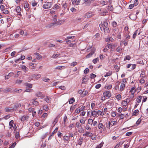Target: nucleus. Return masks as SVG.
<instances>
[{
    "label": "nucleus",
    "mask_w": 148,
    "mask_h": 148,
    "mask_svg": "<svg viewBox=\"0 0 148 148\" xmlns=\"http://www.w3.org/2000/svg\"><path fill=\"white\" fill-rule=\"evenodd\" d=\"M22 82H23V80L18 79V80H16V82H15V83L18 84H20L21 83H22Z\"/></svg>",
    "instance_id": "nucleus-38"
},
{
    "label": "nucleus",
    "mask_w": 148,
    "mask_h": 148,
    "mask_svg": "<svg viewBox=\"0 0 148 148\" xmlns=\"http://www.w3.org/2000/svg\"><path fill=\"white\" fill-rule=\"evenodd\" d=\"M36 95L38 97H43V94L40 92H38L36 94Z\"/></svg>",
    "instance_id": "nucleus-15"
},
{
    "label": "nucleus",
    "mask_w": 148,
    "mask_h": 148,
    "mask_svg": "<svg viewBox=\"0 0 148 148\" xmlns=\"http://www.w3.org/2000/svg\"><path fill=\"white\" fill-rule=\"evenodd\" d=\"M42 80L45 82H47L49 81L50 79L47 77H45Z\"/></svg>",
    "instance_id": "nucleus-46"
},
{
    "label": "nucleus",
    "mask_w": 148,
    "mask_h": 148,
    "mask_svg": "<svg viewBox=\"0 0 148 148\" xmlns=\"http://www.w3.org/2000/svg\"><path fill=\"white\" fill-rule=\"evenodd\" d=\"M31 103L35 106L37 105L38 104V102L35 99H32L31 101Z\"/></svg>",
    "instance_id": "nucleus-17"
},
{
    "label": "nucleus",
    "mask_w": 148,
    "mask_h": 148,
    "mask_svg": "<svg viewBox=\"0 0 148 148\" xmlns=\"http://www.w3.org/2000/svg\"><path fill=\"white\" fill-rule=\"evenodd\" d=\"M69 139V136H66L64 137L63 139L64 140L68 141Z\"/></svg>",
    "instance_id": "nucleus-52"
},
{
    "label": "nucleus",
    "mask_w": 148,
    "mask_h": 148,
    "mask_svg": "<svg viewBox=\"0 0 148 148\" xmlns=\"http://www.w3.org/2000/svg\"><path fill=\"white\" fill-rule=\"evenodd\" d=\"M75 105L73 106H72L70 108V111L71 112H73V110L75 108Z\"/></svg>",
    "instance_id": "nucleus-60"
},
{
    "label": "nucleus",
    "mask_w": 148,
    "mask_h": 148,
    "mask_svg": "<svg viewBox=\"0 0 148 148\" xmlns=\"http://www.w3.org/2000/svg\"><path fill=\"white\" fill-rule=\"evenodd\" d=\"M108 26V24L106 21H104L103 22V24H101L99 25V27L101 30L104 27H106Z\"/></svg>",
    "instance_id": "nucleus-4"
},
{
    "label": "nucleus",
    "mask_w": 148,
    "mask_h": 148,
    "mask_svg": "<svg viewBox=\"0 0 148 148\" xmlns=\"http://www.w3.org/2000/svg\"><path fill=\"white\" fill-rule=\"evenodd\" d=\"M116 98L118 100H120L121 99V96L120 95L118 94L116 96Z\"/></svg>",
    "instance_id": "nucleus-49"
},
{
    "label": "nucleus",
    "mask_w": 148,
    "mask_h": 148,
    "mask_svg": "<svg viewBox=\"0 0 148 148\" xmlns=\"http://www.w3.org/2000/svg\"><path fill=\"white\" fill-rule=\"evenodd\" d=\"M145 76V72L144 71H142L141 73L140 74V77H142V78H144Z\"/></svg>",
    "instance_id": "nucleus-39"
},
{
    "label": "nucleus",
    "mask_w": 148,
    "mask_h": 148,
    "mask_svg": "<svg viewBox=\"0 0 148 148\" xmlns=\"http://www.w3.org/2000/svg\"><path fill=\"white\" fill-rule=\"evenodd\" d=\"M92 135V134L90 132L86 131V132L84 134H83V136H87L88 137H91Z\"/></svg>",
    "instance_id": "nucleus-9"
},
{
    "label": "nucleus",
    "mask_w": 148,
    "mask_h": 148,
    "mask_svg": "<svg viewBox=\"0 0 148 148\" xmlns=\"http://www.w3.org/2000/svg\"><path fill=\"white\" fill-rule=\"evenodd\" d=\"M83 140L84 139L83 138L81 137H80L79 140H78V144L79 145H81L82 144V142Z\"/></svg>",
    "instance_id": "nucleus-21"
},
{
    "label": "nucleus",
    "mask_w": 148,
    "mask_h": 148,
    "mask_svg": "<svg viewBox=\"0 0 148 148\" xmlns=\"http://www.w3.org/2000/svg\"><path fill=\"white\" fill-rule=\"evenodd\" d=\"M97 114L98 115H103L104 114V113H103V112H101L100 110H98L97 111Z\"/></svg>",
    "instance_id": "nucleus-36"
},
{
    "label": "nucleus",
    "mask_w": 148,
    "mask_h": 148,
    "mask_svg": "<svg viewBox=\"0 0 148 148\" xmlns=\"http://www.w3.org/2000/svg\"><path fill=\"white\" fill-rule=\"evenodd\" d=\"M121 43H123L125 46H126L127 45V42L125 41L122 40L121 41Z\"/></svg>",
    "instance_id": "nucleus-59"
},
{
    "label": "nucleus",
    "mask_w": 148,
    "mask_h": 148,
    "mask_svg": "<svg viewBox=\"0 0 148 148\" xmlns=\"http://www.w3.org/2000/svg\"><path fill=\"white\" fill-rule=\"evenodd\" d=\"M21 68L25 72H26L27 71L28 68L25 65H22L21 66Z\"/></svg>",
    "instance_id": "nucleus-23"
},
{
    "label": "nucleus",
    "mask_w": 148,
    "mask_h": 148,
    "mask_svg": "<svg viewBox=\"0 0 148 148\" xmlns=\"http://www.w3.org/2000/svg\"><path fill=\"white\" fill-rule=\"evenodd\" d=\"M125 87V84L123 83H122L120 86V91H122L123 90Z\"/></svg>",
    "instance_id": "nucleus-14"
},
{
    "label": "nucleus",
    "mask_w": 148,
    "mask_h": 148,
    "mask_svg": "<svg viewBox=\"0 0 148 148\" xmlns=\"http://www.w3.org/2000/svg\"><path fill=\"white\" fill-rule=\"evenodd\" d=\"M88 80V78L87 77H84L83 79L82 82V83H85L87 82Z\"/></svg>",
    "instance_id": "nucleus-29"
},
{
    "label": "nucleus",
    "mask_w": 148,
    "mask_h": 148,
    "mask_svg": "<svg viewBox=\"0 0 148 148\" xmlns=\"http://www.w3.org/2000/svg\"><path fill=\"white\" fill-rule=\"evenodd\" d=\"M102 29L104 30L105 33H109L110 32V30L108 28V26L106 27L103 28Z\"/></svg>",
    "instance_id": "nucleus-13"
},
{
    "label": "nucleus",
    "mask_w": 148,
    "mask_h": 148,
    "mask_svg": "<svg viewBox=\"0 0 148 148\" xmlns=\"http://www.w3.org/2000/svg\"><path fill=\"white\" fill-rule=\"evenodd\" d=\"M29 118V116H23L21 118V121H27L28 120Z\"/></svg>",
    "instance_id": "nucleus-7"
},
{
    "label": "nucleus",
    "mask_w": 148,
    "mask_h": 148,
    "mask_svg": "<svg viewBox=\"0 0 148 148\" xmlns=\"http://www.w3.org/2000/svg\"><path fill=\"white\" fill-rule=\"evenodd\" d=\"M103 95L108 98H109L111 96V93L109 91H106L104 92H103Z\"/></svg>",
    "instance_id": "nucleus-5"
},
{
    "label": "nucleus",
    "mask_w": 148,
    "mask_h": 148,
    "mask_svg": "<svg viewBox=\"0 0 148 148\" xmlns=\"http://www.w3.org/2000/svg\"><path fill=\"white\" fill-rule=\"evenodd\" d=\"M14 92L17 93H20L22 92V90L21 89L16 88L14 89Z\"/></svg>",
    "instance_id": "nucleus-24"
},
{
    "label": "nucleus",
    "mask_w": 148,
    "mask_h": 148,
    "mask_svg": "<svg viewBox=\"0 0 148 148\" xmlns=\"http://www.w3.org/2000/svg\"><path fill=\"white\" fill-rule=\"evenodd\" d=\"M116 123V121H111V123H110V125L111 126H113L115 125Z\"/></svg>",
    "instance_id": "nucleus-55"
},
{
    "label": "nucleus",
    "mask_w": 148,
    "mask_h": 148,
    "mask_svg": "<svg viewBox=\"0 0 148 148\" xmlns=\"http://www.w3.org/2000/svg\"><path fill=\"white\" fill-rule=\"evenodd\" d=\"M14 123V121L13 120L11 121L9 123V125L10 126V128L12 130L14 129V127L13 126V124Z\"/></svg>",
    "instance_id": "nucleus-18"
},
{
    "label": "nucleus",
    "mask_w": 148,
    "mask_h": 148,
    "mask_svg": "<svg viewBox=\"0 0 148 148\" xmlns=\"http://www.w3.org/2000/svg\"><path fill=\"white\" fill-rule=\"evenodd\" d=\"M24 6L25 8H27L29 7V4L27 2H26L24 4Z\"/></svg>",
    "instance_id": "nucleus-64"
},
{
    "label": "nucleus",
    "mask_w": 148,
    "mask_h": 148,
    "mask_svg": "<svg viewBox=\"0 0 148 148\" xmlns=\"http://www.w3.org/2000/svg\"><path fill=\"white\" fill-rule=\"evenodd\" d=\"M58 121V120L57 119V118L55 119L54 121L52 123V125H53V126H54L55 125Z\"/></svg>",
    "instance_id": "nucleus-47"
},
{
    "label": "nucleus",
    "mask_w": 148,
    "mask_h": 148,
    "mask_svg": "<svg viewBox=\"0 0 148 148\" xmlns=\"http://www.w3.org/2000/svg\"><path fill=\"white\" fill-rule=\"evenodd\" d=\"M113 99H110L108 101L106 104V107L109 108H110L112 107L113 104Z\"/></svg>",
    "instance_id": "nucleus-2"
},
{
    "label": "nucleus",
    "mask_w": 148,
    "mask_h": 148,
    "mask_svg": "<svg viewBox=\"0 0 148 148\" xmlns=\"http://www.w3.org/2000/svg\"><path fill=\"white\" fill-rule=\"evenodd\" d=\"M76 126L79 129H82L81 125L79 122H77L76 123Z\"/></svg>",
    "instance_id": "nucleus-20"
},
{
    "label": "nucleus",
    "mask_w": 148,
    "mask_h": 148,
    "mask_svg": "<svg viewBox=\"0 0 148 148\" xmlns=\"http://www.w3.org/2000/svg\"><path fill=\"white\" fill-rule=\"evenodd\" d=\"M142 97L141 96H139L137 98L136 101L138 103H139L141 102L142 100Z\"/></svg>",
    "instance_id": "nucleus-28"
},
{
    "label": "nucleus",
    "mask_w": 148,
    "mask_h": 148,
    "mask_svg": "<svg viewBox=\"0 0 148 148\" xmlns=\"http://www.w3.org/2000/svg\"><path fill=\"white\" fill-rule=\"evenodd\" d=\"M139 82L140 83L143 84L145 82V81L143 79V78H141L140 79Z\"/></svg>",
    "instance_id": "nucleus-53"
},
{
    "label": "nucleus",
    "mask_w": 148,
    "mask_h": 148,
    "mask_svg": "<svg viewBox=\"0 0 148 148\" xmlns=\"http://www.w3.org/2000/svg\"><path fill=\"white\" fill-rule=\"evenodd\" d=\"M139 111L138 110H134L133 113V115H137L138 113H139Z\"/></svg>",
    "instance_id": "nucleus-33"
},
{
    "label": "nucleus",
    "mask_w": 148,
    "mask_h": 148,
    "mask_svg": "<svg viewBox=\"0 0 148 148\" xmlns=\"http://www.w3.org/2000/svg\"><path fill=\"white\" fill-rule=\"evenodd\" d=\"M36 75L35 74H32L31 76H30L29 75H27L28 76H29L28 77L29 79H37L36 77Z\"/></svg>",
    "instance_id": "nucleus-19"
},
{
    "label": "nucleus",
    "mask_w": 148,
    "mask_h": 148,
    "mask_svg": "<svg viewBox=\"0 0 148 148\" xmlns=\"http://www.w3.org/2000/svg\"><path fill=\"white\" fill-rule=\"evenodd\" d=\"M122 48L120 47H118L116 49V50L117 52L120 53L122 51Z\"/></svg>",
    "instance_id": "nucleus-31"
},
{
    "label": "nucleus",
    "mask_w": 148,
    "mask_h": 148,
    "mask_svg": "<svg viewBox=\"0 0 148 148\" xmlns=\"http://www.w3.org/2000/svg\"><path fill=\"white\" fill-rule=\"evenodd\" d=\"M33 91V90L32 89H30L29 88H28L25 90L24 92H32Z\"/></svg>",
    "instance_id": "nucleus-44"
},
{
    "label": "nucleus",
    "mask_w": 148,
    "mask_h": 148,
    "mask_svg": "<svg viewBox=\"0 0 148 148\" xmlns=\"http://www.w3.org/2000/svg\"><path fill=\"white\" fill-rule=\"evenodd\" d=\"M60 55L59 53H54L52 57L54 58H56L59 56Z\"/></svg>",
    "instance_id": "nucleus-37"
},
{
    "label": "nucleus",
    "mask_w": 148,
    "mask_h": 148,
    "mask_svg": "<svg viewBox=\"0 0 148 148\" xmlns=\"http://www.w3.org/2000/svg\"><path fill=\"white\" fill-rule=\"evenodd\" d=\"M108 13V12L107 10H104V11H102L100 14L101 15H105Z\"/></svg>",
    "instance_id": "nucleus-22"
},
{
    "label": "nucleus",
    "mask_w": 148,
    "mask_h": 148,
    "mask_svg": "<svg viewBox=\"0 0 148 148\" xmlns=\"http://www.w3.org/2000/svg\"><path fill=\"white\" fill-rule=\"evenodd\" d=\"M75 101V99L74 98L72 97L70 99L69 101V104H71L73 103Z\"/></svg>",
    "instance_id": "nucleus-34"
},
{
    "label": "nucleus",
    "mask_w": 148,
    "mask_h": 148,
    "mask_svg": "<svg viewBox=\"0 0 148 148\" xmlns=\"http://www.w3.org/2000/svg\"><path fill=\"white\" fill-rule=\"evenodd\" d=\"M21 104L20 103H16L14 105V106L15 108H17L18 107H19L21 106Z\"/></svg>",
    "instance_id": "nucleus-61"
},
{
    "label": "nucleus",
    "mask_w": 148,
    "mask_h": 148,
    "mask_svg": "<svg viewBox=\"0 0 148 148\" xmlns=\"http://www.w3.org/2000/svg\"><path fill=\"white\" fill-rule=\"evenodd\" d=\"M136 91V90L134 87H132L131 88V90L130 91L132 94H134Z\"/></svg>",
    "instance_id": "nucleus-42"
},
{
    "label": "nucleus",
    "mask_w": 148,
    "mask_h": 148,
    "mask_svg": "<svg viewBox=\"0 0 148 148\" xmlns=\"http://www.w3.org/2000/svg\"><path fill=\"white\" fill-rule=\"evenodd\" d=\"M130 58H131L129 56L127 55L125 57L124 59V60H129L130 59Z\"/></svg>",
    "instance_id": "nucleus-45"
},
{
    "label": "nucleus",
    "mask_w": 148,
    "mask_h": 148,
    "mask_svg": "<svg viewBox=\"0 0 148 148\" xmlns=\"http://www.w3.org/2000/svg\"><path fill=\"white\" fill-rule=\"evenodd\" d=\"M119 32V30L117 28H114L113 30L112 36H115L116 34H117Z\"/></svg>",
    "instance_id": "nucleus-6"
},
{
    "label": "nucleus",
    "mask_w": 148,
    "mask_h": 148,
    "mask_svg": "<svg viewBox=\"0 0 148 148\" xmlns=\"http://www.w3.org/2000/svg\"><path fill=\"white\" fill-rule=\"evenodd\" d=\"M94 53V52H91L88 54L86 56V58H88L91 57Z\"/></svg>",
    "instance_id": "nucleus-26"
},
{
    "label": "nucleus",
    "mask_w": 148,
    "mask_h": 148,
    "mask_svg": "<svg viewBox=\"0 0 148 148\" xmlns=\"http://www.w3.org/2000/svg\"><path fill=\"white\" fill-rule=\"evenodd\" d=\"M91 114L94 117L97 116V112L95 110H94L92 111L91 112Z\"/></svg>",
    "instance_id": "nucleus-25"
},
{
    "label": "nucleus",
    "mask_w": 148,
    "mask_h": 148,
    "mask_svg": "<svg viewBox=\"0 0 148 148\" xmlns=\"http://www.w3.org/2000/svg\"><path fill=\"white\" fill-rule=\"evenodd\" d=\"M103 143H101L98 145L96 147V148H101L103 146Z\"/></svg>",
    "instance_id": "nucleus-56"
},
{
    "label": "nucleus",
    "mask_w": 148,
    "mask_h": 148,
    "mask_svg": "<svg viewBox=\"0 0 148 148\" xmlns=\"http://www.w3.org/2000/svg\"><path fill=\"white\" fill-rule=\"evenodd\" d=\"M104 127V125H103V123H99L98 126V127L99 129L100 130H102L103 128V130H104L106 128L105 127Z\"/></svg>",
    "instance_id": "nucleus-8"
},
{
    "label": "nucleus",
    "mask_w": 148,
    "mask_h": 148,
    "mask_svg": "<svg viewBox=\"0 0 148 148\" xmlns=\"http://www.w3.org/2000/svg\"><path fill=\"white\" fill-rule=\"evenodd\" d=\"M27 88H31L32 87V84H26Z\"/></svg>",
    "instance_id": "nucleus-35"
},
{
    "label": "nucleus",
    "mask_w": 148,
    "mask_h": 148,
    "mask_svg": "<svg viewBox=\"0 0 148 148\" xmlns=\"http://www.w3.org/2000/svg\"><path fill=\"white\" fill-rule=\"evenodd\" d=\"M85 129L88 131L90 130L91 129V127L88 125H87L85 127Z\"/></svg>",
    "instance_id": "nucleus-48"
},
{
    "label": "nucleus",
    "mask_w": 148,
    "mask_h": 148,
    "mask_svg": "<svg viewBox=\"0 0 148 148\" xmlns=\"http://www.w3.org/2000/svg\"><path fill=\"white\" fill-rule=\"evenodd\" d=\"M29 65L31 69H34V67L36 66V64L35 63L30 62L29 64Z\"/></svg>",
    "instance_id": "nucleus-11"
},
{
    "label": "nucleus",
    "mask_w": 148,
    "mask_h": 148,
    "mask_svg": "<svg viewBox=\"0 0 148 148\" xmlns=\"http://www.w3.org/2000/svg\"><path fill=\"white\" fill-rule=\"evenodd\" d=\"M11 90V89H10L9 88H8L6 89H5L4 90V92L5 93H7V92H10Z\"/></svg>",
    "instance_id": "nucleus-54"
},
{
    "label": "nucleus",
    "mask_w": 148,
    "mask_h": 148,
    "mask_svg": "<svg viewBox=\"0 0 148 148\" xmlns=\"http://www.w3.org/2000/svg\"><path fill=\"white\" fill-rule=\"evenodd\" d=\"M21 10H14V13L16 12L17 13V14L19 15H21V13L20 12Z\"/></svg>",
    "instance_id": "nucleus-30"
},
{
    "label": "nucleus",
    "mask_w": 148,
    "mask_h": 148,
    "mask_svg": "<svg viewBox=\"0 0 148 148\" xmlns=\"http://www.w3.org/2000/svg\"><path fill=\"white\" fill-rule=\"evenodd\" d=\"M86 16L87 17V18H89L92 16V14L91 13H87L86 14Z\"/></svg>",
    "instance_id": "nucleus-51"
},
{
    "label": "nucleus",
    "mask_w": 148,
    "mask_h": 148,
    "mask_svg": "<svg viewBox=\"0 0 148 148\" xmlns=\"http://www.w3.org/2000/svg\"><path fill=\"white\" fill-rule=\"evenodd\" d=\"M43 109L45 111H47L49 110V107L47 106L44 105L43 106Z\"/></svg>",
    "instance_id": "nucleus-41"
},
{
    "label": "nucleus",
    "mask_w": 148,
    "mask_h": 148,
    "mask_svg": "<svg viewBox=\"0 0 148 148\" xmlns=\"http://www.w3.org/2000/svg\"><path fill=\"white\" fill-rule=\"evenodd\" d=\"M93 120L92 119H89L88 120V123L90 125H92Z\"/></svg>",
    "instance_id": "nucleus-27"
},
{
    "label": "nucleus",
    "mask_w": 148,
    "mask_h": 148,
    "mask_svg": "<svg viewBox=\"0 0 148 148\" xmlns=\"http://www.w3.org/2000/svg\"><path fill=\"white\" fill-rule=\"evenodd\" d=\"M57 16L56 15H54L53 17L52 20L55 22H58L57 18Z\"/></svg>",
    "instance_id": "nucleus-32"
},
{
    "label": "nucleus",
    "mask_w": 148,
    "mask_h": 148,
    "mask_svg": "<svg viewBox=\"0 0 148 148\" xmlns=\"http://www.w3.org/2000/svg\"><path fill=\"white\" fill-rule=\"evenodd\" d=\"M96 75L93 73H91L90 75V77L91 78H94L96 77Z\"/></svg>",
    "instance_id": "nucleus-62"
},
{
    "label": "nucleus",
    "mask_w": 148,
    "mask_h": 148,
    "mask_svg": "<svg viewBox=\"0 0 148 148\" xmlns=\"http://www.w3.org/2000/svg\"><path fill=\"white\" fill-rule=\"evenodd\" d=\"M64 22L65 21L64 20H58V22L51 23L47 25L46 26V27L47 28H49L53 27L55 26L56 25H60L64 23Z\"/></svg>",
    "instance_id": "nucleus-1"
},
{
    "label": "nucleus",
    "mask_w": 148,
    "mask_h": 148,
    "mask_svg": "<svg viewBox=\"0 0 148 148\" xmlns=\"http://www.w3.org/2000/svg\"><path fill=\"white\" fill-rule=\"evenodd\" d=\"M3 12L5 14H7L9 13V12L8 11V10H2Z\"/></svg>",
    "instance_id": "nucleus-58"
},
{
    "label": "nucleus",
    "mask_w": 148,
    "mask_h": 148,
    "mask_svg": "<svg viewBox=\"0 0 148 148\" xmlns=\"http://www.w3.org/2000/svg\"><path fill=\"white\" fill-rule=\"evenodd\" d=\"M112 87V86L111 85H109L107 86H105V88L108 89H111Z\"/></svg>",
    "instance_id": "nucleus-57"
},
{
    "label": "nucleus",
    "mask_w": 148,
    "mask_h": 148,
    "mask_svg": "<svg viewBox=\"0 0 148 148\" xmlns=\"http://www.w3.org/2000/svg\"><path fill=\"white\" fill-rule=\"evenodd\" d=\"M77 64V62H73L71 64V66H75Z\"/></svg>",
    "instance_id": "nucleus-63"
},
{
    "label": "nucleus",
    "mask_w": 148,
    "mask_h": 148,
    "mask_svg": "<svg viewBox=\"0 0 148 148\" xmlns=\"http://www.w3.org/2000/svg\"><path fill=\"white\" fill-rule=\"evenodd\" d=\"M52 5L51 2H47L44 4L43 5V7L45 9H49L50 8Z\"/></svg>",
    "instance_id": "nucleus-3"
},
{
    "label": "nucleus",
    "mask_w": 148,
    "mask_h": 148,
    "mask_svg": "<svg viewBox=\"0 0 148 148\" xmlns=\"http://www.w3.org/2000/svg\"><path fill=\"white\" fill-rule=\"evenodd\" d=\"M112 74V72H108L107 73L106 75H104V77H107L108 76L111 75Z\"/></svg>",
    "instance_id": "nucleus-40"
},
{
    "label": "nucleus",
    "mask_w": 148,
    "mask_h": 148,
    "mask_svg": "<svg viewBox=\"0 0 148 148\" xmlns=\"http://www.w3.org/2000/svg\"><path fill=\"white\" fill-rule=\"evenodd\" d=\"M36 55L37 56L36 57V58L40 60H41L42 59V57L41 55H40V54L38 53H35Z\"/></svg>",
    "instance_id": "nucleus-16"
},
{
    "label": "nucleus",
    "mask_w": 148,
    "mask_h": 148,
    "mask_svg": "<svg viewBox=\"0 0 148 148\" xmlns=\"http://www.w3.org/2000/svg\"><path fill=\"white\" fill-rule=\"evenodd\" d=\"M99 61V58H96L92 60V62L94 64H96L97 62Z\"/></svg>",
    "instance_id": "nucleus-43"
},
{
    "label": "nucleus",
    "mask_w": 148,
    "mask_h": 148,
    "mask_svg": "<svg viewBox=\"0 0 148 148\" xmlns=\"http://www.w3.org/2000/svg\"><path fill=\"white\" fill-rule=\"evenodd\" d=\"M44 100L47 103H50L51 101V99L49 97H47L45 98Z\"/></svg>",
    "instance_id": "nucleus-12"
},
{
    "label": "nucleus",
    "mask_w": 148,
    "mask_h": 148,
    "mask_svg": "<svg viewBox=\"0 0 148 148\" xmlns=\"http://www.w3.org/2000/svg\"><path fill=\"white\" fill-rule=\"evenodd\" d=\"M126 101L125 100H124L122 101V104L123 105V106H126L128 103H127V100H129V99H126Z\"/></svg>",
    "instance_id": "nucleus-10"
},
{
    "label": "nucleus",
    "mask_w": 148,
    "mask_h": 148,
    "mask_svg": "<svg viewBox=\"0 0 148 148\" xmlns=\"http://www.w3.org/2000/svg\"><path fill=\"white\" fill-rule=\"evenodd\" d=\"M64 67L63 66H58L56 67L55 69H58V70H61L62 69V67Z\"/></svg>",
    "instance_id": "nucleus-50"
}]
</instances>
